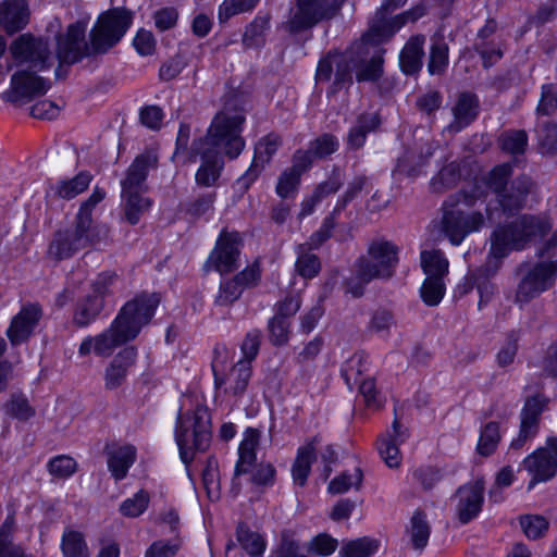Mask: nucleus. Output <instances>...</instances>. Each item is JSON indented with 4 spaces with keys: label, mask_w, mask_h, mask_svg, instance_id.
Wrapping results in <instances>:
<instances>
[{
    "label": "nucleus",
    "mask_w": 557,
    "mask_h": 557,
    "mask_svg": "<svg viewBox=\"0 0 557 557\" xmlns=\"http://www.w3.org/2000/svg\"><path fill=\"white\" fill-rule=\"evenodd\" d=\"M86 27L84 22L70 25L66 34L57 39L55 54L41 37L23 34L12 40L9 46V66L14 69L10 85L0 97L15 107H22L45 95L51 84L40 75L41 72L49 70L55 59L60 63H75L88 53L84 42Z\"/></svg>",
    "instance_id": "nucleus-1"
},
{
    "label": "nucleus",
    "mask_w": 557,
    "mask_h": 557,
    "mask_svg": "<svg viewBox=\"0 0 557 557\" xmlns=\"http://www.w3.org/2000/svg\"><path fill=\"white\" fill-rule=\"evenodd\" d=\"M159 304L158 294H141L127 301L108 330L81 343L79 355L86 356L94 348L97 355L109 356L115 347L135 339L141 327L149 323Z\"/></svg>",
    "instance_id": "nucleus-2"
},
{
    "label": "nucleus",
    "mask_w": 557,
    "mask_h": 557,
    "mask_svg": "<svg viewBox=\"0 0 557 557\" xmlns=\"http://www.w3.org/2000/svg\"><path fill=\"white\" fill-rule=\"evenodd\" d=\"M356 70L358 81H375L382 72V54L367 39L351 47L346 53H330L317 66L315 79L329 82L334 73L335 84L344 85L351 81V70Z\"/></svg>",
    "instance_id": "nucleus-3"
},
{
    "label": "nucleus",
    "mask_w": 557,
    "mask_h": 557,
    "mask_svg": "<svg viewBox=\"0 0 557 557\" xmlns=\"http://www.w3.org/2000/svg\"><path fill=\"white\" fill-rule=\"evenodd\" d=\"M552 228L553 222L546 215L521 214L493 231L490 256L494 259H503L512 250H523L544 238Z\"/></svg>",
    "instance_id": "nucleus-4"
},
{
    "label": "nucleus",
    "mask_w": 557,
    "mask_h": 557,
    "mask_svg": "<svg viewBox=\"0 0 557 557\" xmlns=\"http://www.w3.org/2000/svg\"><path fill=\"white\" fill-rule=\"evenodd\" d=\"M174 156L184 162H195L200 156L201 164L196 172L197 185L211 187L215 185L224 166L222 151L231 159L239 156L245 141H175Z\"/></svg>",
    "instance_id": "nucleus-5"
},
{
    "label": "nucleus",
    "mask_w": 557,
    "mask_h": 557,
    "mask_svg": "<svg viewBox=\"0 0 557 557\" xmlns=\"http://www.w3.org/2000/svg\"><path fill=\"white\" fill-rule=\"evenodd\" d=\"M157 166L158 154L153 150H147L135 158L121 182L123 219L131 225H136L151 206V200L144 196L145 182L149 170Z\"/></svg>",
    "instance_id": "nucleus-6"
},
{
    "label": "nucleus",
    "mask_w": 557,
    "mask_h": 557,
    "mask_svg": "<svg viewBox=\"0 0 557 557\" xmlns=\"http://www.w3.org/2000/svg\"><path fill=\"white\" fill-rule=\"evenodd\" d=\"M398 252V247L389 240L383 238L372 240L368 245L367 252L356 260L355 276L360 284L351 287L354 296H362L363 285L373 280L392 278L399 261Z\"/></svg>",
    "instance_id": "nucleus-7"
},
{
    "label": "nucleus",
    "mask_w": 557,
    "mask_h": 557,
    "mask_svg": "<svg viewBox=\"0 0 557 557\" xmlns=\"http://www.w3.org/2000/svg\"><path fill=\"white\" fill-rule=\"evenodd\" d=\"M211 437V417L206 406L197 405L193 412L178 411L175 441L181 460L186 467L193 461L196 451H205L209 448Z\"/></svg>",
    "instance_id": "nucleus-8"
},
{
    "label": "nucleus",
    "mask_w": 557,
    "mask_h": 557,
    "mask_svg": "<svg viewBox=\"0 0 557 557\" xmlns=\"http://www.w3.org/2000/svg\"><path fill=\"white\" fill-rule=\"evenodd\" d=\"M470 205L472 199L463 193L449 196L443 203L442 232L449 242L458 246L472 232H478L484 225V215L479 211L465 212L457 208L460 199Z\"/></svg>",
    "instance_id": "nucleus-9"
},
{
    "label": "nucleus",
    "mask_w": 557,
    "mask_h": 557,
    "mask_svg": "<svg viewBox=\"0 0 557 557\" xmlns=\"http://www.w3.org/2000/svg\"><path fill=\"white\" fill-rule=\"evenodd\" d=\"M517 271L520 281L516 289L515 301L523 306L555 285L557 260L522 262Z\"/></svg>",
    "instance_id": "nucleus-10"
},
{
    "label": "nucleus",
    "mask_w": 557,
    "mask_h": 557,
    "mask_svg": "<svg viewBox=\"0 0 557 557\" xmlns=\"http://www.w3.org/2000/svg\"><path fill=\"white\" fill-rule=\"evenodd\" d=\"M133 24V13L115 8L102 13L90 32L94 52H106L116 45Z\"/></svg>",
    "instance_id": "nucleus-11"
},
{
    "label": "nucleus",
    "mask_w": 557,
    "mask_h": 557,
    "mask_svg": "<svg viewBox=\"0 0 557 557\" xmlns=\"http://www.w3.org/2000/svg\"><path fill=\"white\" fill-rule=\"evenodd\" d=\"M94 238V227L75 218L72 227L53 233L48 247V256L58 261L69 259L89 246Z\"/></svg>",
    "instance_id": "nucleus-12"
},
{
    "label": "nucleus",
    "mask_w": 557,
    "mask_h": 557,
    "mask_svg": "<svg viewBox=\"0 0 557 557\" xmlns=\"http://www.w3.org/2000/svg\"><path fill=\"white\" fill-rule=\"evenodd\" d=\"M548 401L549 399L543 394H535L525 398L519 414V432L509 444L508 456L518 454L528 443L537 436L541 416L545 411Z\"/></svg>",
    "instance_id": "nucleus-13"
},
{
    "label": "nucleus",
    "mask_w": 557,
    "mask_h": 557,
    "mask_svg": "<svg viewBox=\"0 0 557 557\" xmlns=\"http://www.w3.org/2000/svg\"><path fill=\"white\" fill-rule=\"evenodd\" d=\"M213 360L211 363L214 375V385L216 388L224 386L225 393L235 396L242 395L251 377V364L249 361H238L233 366L228 373H224L225 362L227 359V349L225 346L218 345L213 350Z\"/></svg>",
    "instance_id": "nucleus-14"
},
{
    "label": "nucleus",
    "mask_w": 557,
    "mask_h": 557,
    "mask_svg": "<svg viewBox=\"0 0 557 557\" xmlns=\"http://www.w3.org/2000/svg\"><path fill=\"white\" fill-rule=\"evenodd\" d=\"M344 0H297L288 27L292 32L310 28L323 20L335 16Z\"/></svg>",
    "instance_id": "nucleus-15"
},
{
    "label": "nucleus",
    "mask_w": 557,
    "mask_h": 557,
    "mask_svg": "<svg viewBox=\"0 0 557 557\" xmlns=\"http://www.w3.org/2000/svg\"><path fill=\"white\" fill-rule=\"evenodd\" d=\"M243 239L238 232L222 231L209 257L213 269L220 274L235 271L239 267Z\"/></svg>",
    "instance_id": "nucleus-16"
},
{
    "label": "nucleus",
    "mask_w": 557,
    "mask_h": 557,
    "mask_svg": "<svg viewBox=\"0 0 557 557\" xmlns=\"http://www.w3.org/2000/svg\"><path fill=\"white\" fill-rule=\"evenodd\" d=\"M426 12L424 3H419L411 9L389 18L372 21L367 33V39L376 48L377 45L392 38L407 23H413L421 18Z\"/></svg>",
    "instance_id": "nucleus-17"
},
{
    "label": "nucleus",
    "mask_w": 557,
    "mask_h": 557,
    "mask_svg": "<svg viewBox=\"0 0 557 557\" xmlns=\"http://www.w3.org/2000/svg\"><path fill=\"white\" fill-rule=\"evenodd\" d=\"M261 432L255 428H247L238 446V459L235 463L230 493L235 498L238 496L242 484L238 478L250 472L257 461V448L259 447Z\"/></svg>",
    "instance_id": "nucleus-18"
},
{
    "label": "nucleus",
    "mask_w": 557,
    "mask_h": 557,
    "mask_svg": "<svg viewBox=\"0 0 557 557\" xmlns=\"http://www.w3.org/2000/svg\"><path fill=\"white\" fill-rule=\"evenodd\" d=\"M41 318L42 308L38 302L23 305L21 310L11 319L5 332L12 346L26 343L34 334Z\"/></svg>",
    "instance_id": "nucleus-19"
},
{
    "label": "nucleus",
    "mask_w": 557,
    "mask_h": 557,
    "mask_svg": "<svg viewBox=\"0 0 557 557\" xmlns=\"http://www.w3.org/2000/svg\"><path fill=\"white\" fill-rule=\"evenodd\" d=\"M522 468L531 475L528 483V491L536 484L545 483L557 475V466L545 445L529 454L521 463Z\"/></svg>",
    "instance_id": "nucleus-20"
},
{
    "label": "nucleus",
    "mask_w": 557,
    "mask_h": 557,
    "mask_svg": "<svg viewBox=\"0 0 557 557\" xmlns=\"http://www.w3.org/2000/svg\"><path fill=\"white\" fill-rule=\"evenodd\" d=\"M532 181L525 175L516 177L511 184L496 195L497 202L507 216L517 214L525 206Z\"/></svg>",
    "instance_id": "nucleus-21"
},
{
    "label": "nucleus",
    "mask_w": 557,
    "mask_h": 557,
    "mask_svg": "<svg viewBox=\"0 0 557 557\" xmlns=\"http://www.w3.org/2000/svg\"><path fill=\"white\" fill-rule=\"evenodd\" d=\"M484 493L483 480L460 486L456 496L458 497L457 516L462 524L474 519L482 509Z\"/></svg>",
    "instance_id": "nucleus-22"
},
{
    "label": "nucleus",
    "mask_w": 557,
    "mask_h": 557,
    "mask_svg": "<svg viewBox=\"0 0 557 557\" xmlns=\"http://www.w3.org/2000/svg\"><path fill=\"white\" fill-rule=\"evenodd\" d=\"M478 98L469 92L460 94L451 107L453 120L445 126V136H455L468 127L478 115Z\"/></svg>",
    "instance_id": "nucleus-23"
},
{
    "label": "nucleus",
    "mask_w": 557,
    "mask_h": 557,
    "mask_svg": "<svg viewBox=\"0 0 557 557\" xmlns=\"http://www.w3.org/2000/svg\"><path fill=\"white\" fill-rule=\"evenodd\" d=\"M409 437L408 430H403L398 418L395 417L392 430L377 438V450L387 467L398 468L401 462V454L398 448Z\"/></svg>",
    "instance_id": "nucleus-24"
},
{
    "label": "nucleus",
    "mask_w": 557,
    "mask_h": 557,
    "mask_svg": "<svg viewBox=\"0 0 557 557\" xmlns=\"http://www.w3.org/2000/svg\"><path fill=\"white\" fill-rule=\"evenodd\" d=\"M245 116L242 111L224 109L211 122V139H239L244 129Z\"/></svg>",
    "instance_id": "nucleus-25"
},
{
    "label": "nucleus",
    "mask_w": 557,
    "mask_h": 557,
    "mask_svg": "<svg viewBox=\"0 0 557 557\" xmlns=\"http://www.w3.org/2000/svg\"><path fill=\"white\" fill-rule=\"evenodd\" d=\"M474 174L473 161L466 159L461 163L453 161L443 166L431 180L430 187L434 193H444L453 188L461 178H469Z\"/></svg>",
    "instance_id": "nucleus-26"
},
{
    "label": "nucleus",
    "mask_w": 557,
    "mask_h": 557,
    "mask_svg": "<svg viewBox=\"0 0 557 557\" xmlns=\"http://www.w3.org/2000/svg\"><path fill=\"white\" fill-rule=\"evenodd\" d=\"M499 260L488 255V259L483 265L469 270L472 283L480 297L478 302L479 309L488 304L496 292V286L491 280L499 269Z\"/></svg>",
    "instance_id": "nucleus-27"
},
{
    "label": "nucleus",
    "mask_w": 557,
    "mask_h": 557,
    "mask_svg": "<svg viewBox=\"0 0 557 557\" xmlns=\"http://www.w3.org/2000/svg\"><path fill=\"white\" fill-rule=\"evenodd\" d=\"M278 148V141H256L255 153L250 168L236 182L237 186L246 190L257 180L264 165L271 160Z\"/></svg>",
    "instance_id": "nucleus-28"
},
{
    "label": "nucleus",
    "mask_w": 557,
    "mask_h": 557,
    "mask_svg": "<svg viewBox=\"0 0 557 557\" xmlns=\"http://www.w3.org/2000/svg\"><path fill=\"white\" fill-rule=\"evenodd\" d=\"M137 358V350L129 346L121 350L106 369V387L117 388L126 377L128 369L134 366Z\"/></svg>",
    "instance_id": "nucleus-29"
},
{
    "label": "nucleus",
    "mask_w": 557,
    "mask_h": 557,
    "mask_svg": "<svg viewBox=\"0 0 557 557\" xmlns=\"http://www.w3.org/2000/svg\"><path fill=\"white\" fill-rule=\"evenodd\" d=\"M28 22V10L24 0H5L0 3V27L8 34L24 28Z\"/></svg>",
    "instance_id": "nucleus-30"
},
{
    "label": "nucleus",
    "mask_w": 557,
    "mask_h": 557,
    "mask_svg": "<svg viewBox=\"0 0 557 557\" xmlns=\"http://www.w3.org/2000/svg\"><path fill=\"white\" fill-rule=\"evenodd\" d=\"M425 38L421 35L412 36L399 54V64L404 73L413 74L422 66L423 46Z\"/></svg>",
    "instance_id": "nucleus-31"
},
{
    "label": "nucleus",
    "mask_w": 557,
    "mask_h": 557,
    "mask_svg": "<svg viewBox=\"0 0 557 557\" xmlns=\"http://www.w3.org/2000/svg\"><path fill=\"white\" fill-rule=\"evenodd\" d=\"M314 442L315 440L298 448L297 457L292 467L293 480L300 486L306 484L311 470V465L315 460Z\"/></svg>",
    "instance_id": "nucleus-32"
},
{
    "label": "nucleus",
    "mask_w": 557,
    "mask_h": 557,
    "mask_svg": "<svg viewBox=\"0 0 557 557\" xmlns=\"http://www.w3.org/2000/svg\"><path fill=\"white\" fill-rule=\"evenodd\" d=\"M432 154L433 148L430 144H425L421 147L419 153L414 150H407L397 161V171L407 176H417L420 173V168L426 164L428 159L432 157Z\"/></svg>",
    "instance_id": "nucleus-33"
},
{
    "label": "nucleus",
    "mask_w": 557,
    "mask_h": 557,
    "mask_svg": "<svg viewBox=\"0 0 557 557\" xmlns=\"http://www.w3.org/2000/svg\"><path fill=\"white\" fill-rule=\"evenodd\" d=\"M91 180L92 175L88 171H81L72 178L58 181L53 190L58 197L70 200L85 191Z\"/></svg>",
    "instance_id": "nucleus-34"
},
{
    "label": "nucleus",
    "mask_w": 557,
    "mask_h": 557,
    "mask_svg": "<svg viewBox=\"0 0 557 557\" xmlns=\"http://www.w3.org/2000/svg\"><path fill=\"white\" fill-rule=\"evenodd\" d=\"M103 299L99 296L87 295L77 302L73 322L79 327L87 326L100 314L103 309Z\"/></svg>",
    "instance_id": "nucleus-35"
},
{
    "label": "nucleus",
    "mask_w": 557,
    "mask_h": 557,
    "mask_svg": "<svg viewBox=\"0 0 557 557\" xmlns=\"http://www.w3.org/2000/svg\"><path fill=\"white\" fill-rule=\"evenodd\" d=\"M136 449L127 445L110 453L108 458V468L115 480H122L126 476L129 467L134 463Z\"/></svg>",
    "instance_id": "nucleus-36"
},
{
    "label": "nucleus",
    "mask_w": 557,
    "mask_h": 557,
    "mask_svg": "<svg viewBox=\"0 0 557 557\" xmlns=\"http://www.w3.org/2000/svg\"><path fill=\"white\" fill-rule=\"evenodd\" d=\"M236 542L248 557H262L265 549L262 536L244 523H239L236 528Z\"/></svg>",
    "instance_id": "nucleus-37"
},
{
    "label": "nucleus",
    "mask_w": 557,
    "mask_h": 557,
    "mask_svg": "<svg viewBox=\"0 0 557 557\" xmlns=\"http://www.w3.org/2000/svg\"><path fill=\"white\" fill-rule=\"evenodd\" d=\"M60 547L64 557H90L84 534L70 528L63 531Z\"/></svg>",
    "instance_id": "nucleus-38"
},
{
    "label": "nucleus",
    "mask_w": 557,
    "mask_h": 557,
    "mask_svg": "<svg viewBox=\"0 0 557 557\" xmlns=\"http://www.w3.org/2000/svg\"><path fill=\"white\" fill-rule=\"evenodd\" d=\"M421 267L425 278H441L448 272V260L441 250H423L421 252Z\"/></svg>",
    "instance_id": "nucleus-39"
},
{
    "label": "nucleus",
    "mask_w": 557,
    "mask_h": 557,
    "mask_svg": "<svg viewBox=\"0 0 557 557\" xmlns=\"http://www.w3.org/2000/svg\"><path fill=\"white\" fill-rule=\"evenodd\" d=\"M412 547L416 550H423L428 545L431 534V527L426 520V515L421 510H416L410 520L408 530Z\"/></svg>",
    "instance_id": "nucleus-40"
},
{
    "label": "nucleus",
    "mask_w": 557,
    "mask_h": 557,
    "mask_svg": "<svg viewBox=\"0 0 557 557\" xmlns=\"http://www.w3.org/2000/svg\"><path fill=\"white\" fill-rule=\"evenodd\" d=\"M310 250L311 248L302 244L296 247V252L298 256L295 264L296 271L305 278H311L315 276L321 269L320 259Z\"/></svg>",
    "instance_id": "nucleus-41"
},
{
    "label": "nucleus",
    "mask_w": 557,
    "mask_h": 557,
    "mask_svg": "<svg viewBox=\"0 0 557 557\" xmlns=\"http://www.w3.org/2000/svg\"><path fill=\"white\" fill-rule=\"evenodd\" d=\"M500 441V432L498 422H487L480 432V438L478 443V453L481 456L492 455Z\"/></svg>",
    "instance_id": "nucleus-42"
},
{
    "label": "nucleus",
    "mask_w": 557,
    "mask_h": 557,
    "mask_svg": "<svg viewBox=\"0 0 557 557\" xmlns=\"http://www.w3.org/2000/svg\"><path fill=\"white\" fill-rule=\"evenodd\" d=\"M362 470L360 468H355L354 473L344 472L335 476L330 482L327 490L331 494H343L351 487L359 490L362 483Z\"/></svg>",
    "instance_id": "nucleus-43"
},
{
    "label": "nucleus",
    "mask_w": 557,
    "mask_h": 557,
    "mask_svg": "<svg viewBox=\"0 0 557 557\" xmlns=\"http://www.w3.org/2000/svg\"><path fill=\"white\" fill-rule=\"evenodd\" d=\"M377 549V542L369 537L349 541L341 549L342 557H370Z\"/></svg>",
    "instance_id": "nucleus-44"
},
{
    "label": "nucleus",
    "mask_w": 557,
    "mask_h": 557,
    "mask_svg": "<svg viewBox=\"0 0 557 557\" xmlns=\"http://www.w3.org/2000/svg\"><path fill=\"white\" fill-rule=\"evenodd\" d=\"M243 286L235 281L234 277L221 281L219 292L215 296L214 304L221 307H227L234 304L242 296Z\"/></svg>",
    "instance_id": "nucleus-45"
},
{
    "label": "nucleus",
    "mask_w": 557,
    "mask_h": 557,
    "mask_svg": "<svg viewBox=\"0 0 557 557\" xmlns=\"http://www.w3.org/2000/svg\"><path fill=\"white\" fill-rule=\"evenodd\" d=\"M520 525L528 539L537 540L545 535L549 528V522L540 515H525L520 517Z\"/></svg>",
    "instance_id": "nucleus-46"
},
{
    "label": "nucleus",
    "mask_w": 557,
    "mask_h": 557,
    "mask_svg": "<svg viewBox=\"0 0 557 557\" xmlns=\"http://www.w3.org/2000/svg\"><path fill=\"white\" fill-rule=\"evenodd\" d=\"M260 0H223L218 10V18L221 23L232 16L251 11Z\"/></svg>",
    "instance_id": "nucleus-47"
},
{
    "label": "nucleus",
    "mask_w": 557,
    "mask_h": 557,
    "mask_svg": "<svg viewBox=\"0 0 557 557\" xmlns=\"http://www.w3.org/2000/svg\"><path fill=\"white\" fill-rule=\"evenodd\" d=\"M420 295L423 302L430 307L437 306L445 295V284L441 278H425Z\"/></svg>",
    "instance_id": "nucleus-48"
},
{
    "label": "nucleus",
    "mask_w": 557,
    "mask_h": 557,
    "mask_svg": "<svg viewBox=\"0 0 557 557\" xmlns=\"http://www.w3.org/2000/svg\"><path fill=\"white\" fill-rule=\"evenodd\" d=\"M300 178L301 175L290 169H286L278 176L275 187L276 194L283 199L295 197L300 185Z\"/></svg>",
    "instance_id": "nucleus-49"
},
{
    "label": "nucleus",
    "mask_w": 557,
    "mask_h": 557,
    "mask_svg": "<svg viewBox=\"0 0 557 557\" xmlns=\"http://www.w3.org/2000/svg\"><path fill=\"white\" fill-rule=\"evenodd\" d=\"M512 174V164L505 162L491 170L486 177V185L496 195L508 187V180Z\"/></svg>",
    "instance_id": "nucleus-50"
},
{
    "label": "nucleus",
    "mask_w": 557,
    "mask_h": 557,
    "mask_svg": "<svg viewBox=\"0 0 557 557\" xmlns=\"http://www.w3.org/2000/svg\"><path fill=\"white\" fill-rule=\"evenodd\" d=\"M379 125L377 116L373 113L361 114L349 128V139H360L369 136Z\"/></svg>",
    "instance_id": "nucleus-51"
},
{
    "label": "nucleus",
    "mask_w": 557,
    "mask_h": 557,
    "mask_svg": "<svg viewBox=\"0 0 557 557\" xmlns=\"http://www.w3.org/2000/svg\"><path fill=\"white\" fill-rule=\"evenodd\" d=\"M290 321L273 317L268 322L269 341L274 346H283L289 339Z\"/></svg>",
    "instance_id": "nucleus-52"
},
{
    "label": "nucleus",
    "mask_w": 557,
    "mask_h": 557,
    "mask_svg": "<svg viewBox=\"0 0 557 557\" xmlns=\"http://www.w3.org/2000/svg\"><path fill=\"white\" fill-rule=\"evenodd\" d=\"M7 414L18 420H28L35 414V410L23 395H13L5 405Z\"/></svg>",
    "instance_id": "nucleus-53"
},
{
    "label": "nucleus",
    "mask_w": 557,
    "mask_h": 557,
    "mask_svg": "<svg viewBox=\"0 0 557 557\" xmlns=\"http://www.w3.org/2000/svg\"><path fill=\"white\" fill-rule=\"evenodd\" d=\"M202 483L208 497L218 499L220 496V484L218 481V463L213 458H209L207 466L202 471Z\"/></svg>",
    "instance_id": "nucleus-54"
},
{
    "label": "nucleus",
    "mask_w": 557,
    "mask_h": 557,
    "mask_svg": "<svg viewBox=\"0 0 557 557\" xmlns=\"http://www.w3.org/2000/svg\"><path fill=\"white\" fill-rule=\"evenodd\" d=\"M148 503V494L144 491H139L133 497L125 499L121 504L120 511L126 517L135 518L147 509Z\"/></svg>",
    "instance_id": "nucleus-55"
},
{
    "label": "nucleus",
    "mask_w": 557,
    "mask_h": 557,
    "mask_svg": "<svg viewBox=\"0 0 557 557\" xmlns=\"http://www.w3.org/2000/svg\"><path fill=\"white\" fill-rule=\"evenodd\" d=\"M77 462L70 456L60 455L52 458L48 463L49 472L57 478L65 479L75 473Z\"/></svg>",
    "instance_id": "nucleus-56"
},
{
    "label": "nucleus",
    "mask_w": 557,
    "mask_h": 557,
    "mask_svg": "<svg viewBox=\"0 0 557 557\" xmlns=\"http://www.w3.org/2000/svg\"><path fill=\"white\" fill-rule=\"evenodd\" d=\"M106 197V191L102 188L95 187L92 194L82 202L79 210L76 214V219L84 221L90 227L92 226V210L101 202Z\"/></svg>",
    "instance_id": "nucleus-57"
},
{
    "label": "nucleus",
    "mask_w": 557,
    "mask_h": 557,
    "mask_svg": "<svg viewBox=\"0 0 557 557\" xmlns=\"http://www.w3.org/2000/svg\"><path fill=\"white\" fill-rule=\"evenodd\" d=\"M250 481L257 486H272L275 483L276 470L270 462H260L255 469L251 468Z\"/></svg>",
    "instance_id": "nucleus-58"
},
{
    "label": "nucleus",
    "mask_w": 557,
    "mask_h": 557,
    "mask_svg": "<svg viewBox=\"0 0 557 557\" xmlns=\"http://www.w3.org/2000/svg\"><path fill=\"white\" fill-rule=\"evenodd\" d=\"M448 64V48L444 42L434 44L431 49L430 62L428 65L429 72L441 74Z\"/></svg>",
    "instance_id": "nucleus-59"
},
{
    "label": "nucleus",
    "mask_w": 557,
    "mask_h": 557,
    "mask_svg": "<svg viewBox=\"0 0 557 557\" xmlns=\"http://www.w3.org/2000/svg\"><path fill=\"white\" fill-rule=\"evenodd\" d=\"M519 336L516 332H511L507 335L504 346L496 355L497 364L502 368L511 364L518 351Z\"/></svg>",
    "instance_id": "nucleus-60"
},
{
    "label": "nucleus",
    "mask_w": 557,
    "mask_h": 557,
    "mask_svg": "<svg viewBox=\"0 0 557 557\" xmlns=\"http://www.w3.org/2000/svg\"><path fill=\"white\" fill-rule=\"evenodd\" d=\"M336 547L337 540L326 533H321L310 541L308 552L321 556H329L335 552Z\"/></svg>",
    "instance_id": "nucleus-61"
},
{
    "label": "nucleus",
    "mask_w": 557,
    "mask_h": 557,
    "mask_svg": "<svg viewBox=\"0 0 557 557\" xmlns=\"http://www.w3.org/2000/svg\"><path fill=\"white\" fill-rule=\"evenodd\" d=\"M164 120V112L158 106H146L139 111V121L140 123L150 128V129H159Z\"/></svg>",
    "instance_id": "nucleus-62"
},
{
    "label": "nucleus",
    "mask_w": 557,
    "mask_h": 557,
    "mask_svg": "<svg viewBox=\"0 0 557 557\" xmlns=\"http://www.w3.org/2000/svg\"><path fill=\"white\" fill-rule=\"evenodd\" d=\"M260 342L261 331L257 329L249 331L242 344L244 358L240 361H249V364H251V361L257 357L259 352Z\"/></svg>",
    "instance_id": "nucleus-63"
},
{
    "label": "nucleus",
    "mask_w": 557,
    "mask_h": 557,
    "mask_svg": "<svg viewBox=\"0 0 557 557\" xmlns=\"http://www.w3.org/2000/svg\"><path fill=\"white\" fill-rule=\"evenodd\" d=\"M557 108V89L553 85L542 87V96L537 104V113L550 114Z\"/></svg>",
    "instance_id": "nucleus-64"
}]
</instances>
